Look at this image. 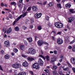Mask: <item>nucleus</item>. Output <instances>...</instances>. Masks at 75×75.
<instances>
[{"instance_id":"1","label":"nucleus","mask_w":75,"mask_h":75,"mask_svg":"<svg viewBox=\"0 0 75 75\" xmlns=\"http://www.w3.org/2000/svg\"><path fill=\"white\" fill-rule=\"evenodd\" d=\"M27 12H25L23 14L21 15L18 18H16V20L13 22V25H15V24H16V22H17V21H18L20 19V18H21V17H24L25 16H27Z\"/></svg>"},{"instance_id":"2","label":"nucleus","mask_w":75,"mask_h":75,"mask_svg":"<svg viewBox=\"0 0 75 75\" xmlns=\"http://www.w3.org/2000/svg\"><path fill=\"white\" fill-rule=\"evenodd\" d=\"M54 25L57 28H60L63 27V24L60 22H56L54 23Z\"/></svg>"},{"instance_id":"3","label":"nucleus","mask_w":75,"mask_h":75,"mask_svg":"<svg viewBox=\"0 0 75 75\" xmlns=\"http://www.w3.org/2000/svg\"><path fill=\"white\" fill-rule=\"evenodd\" d=\"M28 52L32 55H34L35 54V50L32 48H29L28 49Z\"/></svg>"},{"instance_id":"4","label":"nucleus","mask_w":75,"mask_h":75,"mask_svg":"<svg viewBox=\"0 0 75 75\" xmlns=\"http://www.w3.org/2000/svg\"><path fill=\"white\" fill-rule=\"evenodd\" d=\"M21 67V64L18 63H15L12 65V67L15 69H17Z\"/></svg>"},{"instance_id":"5","label":"nucleus","mask_w":75,"mask_h":75,"mask_svg":"<svg viewBox=\"0 0 75 75\" xmlns=\"http://www.w3.org/2000/svg\"><path fill=\"white\" fill-rule=\"evenodd\" d=\"M32 66L33 68L36 69H38L40 68L39 65H38L37 63H35L34 64H33Z\"/></svg>"},{"instance_id":"6","label":"nucleus","mask_w":75,"mask_h":75,"mask_svg":"<svg viewBox=\"0 0 75 75\" xmlns=\"http://www.w3.org/2000/svg\"><path fill=\"white\" fill-rule=\"evenodd\" d=\"M42 16V13H36L35 14V18H40Z\"/></svg>"},{"instance_id":"7","label":"nucleus","mask_w":75,"mask_h":75,"mask_svg":"<svg viewBox=\"0 0 75 75\" xmlns=\"http://www.w3.org/2000/svg\"><path fill=\"white\" fill-rule=\"evenodd\" d=\"M57 42L59 44H62L63 43V40L61 38H59L57 39Z\"/></svg>"},{"instance_id":"8","label":"nucleus","mask_w":75,"mask_h":75,"mask_svg":"<svg viewBox=\"0 0 75 75\" xmlns=\"http://www.w3.org/2000/svg\"><path fill=\"white\" fill-rule=\"evenodd\" d=\"M38 64H39L40 65V66H42L43 65V64H44V62L42 59H39L38 60Z\"/></svg>"},{"instance_id":"9","label":"nucleus","mask_w":75,"mask_h":75,"mask_svg":"<svg viewBox=\"0 0 75 75\" xmlns=\"http://www.w3.org/2000/svg\"><path fill=\"white\" fill-rule=\"evenodd\" d=\"M5 46L6 47H9L10 46V42L8 40H6L5 41Z\"/></svg>"},{"instance_id":"10","label":"nucleus","mask_w":75,"mask_h":75,"mask_svg":"<svg viewBox=\"0 0 75 75\" xmlns=\"http://www.w3.org/2000/svg\"><path fill=\"white\" fill-rule=\"evenodd\" d=\"M32 10L34 12H36L38 10V8L36 6H33L32 7Z\"/></svg>"},{"instance_id":"11","label":"nucleus","mask_w":75,"mask_h":75,"mask_svg":"<svg viewBox=\"0 0 75 75\" xmlns=\"http://www.w3.org/2000/svg\"><path fill=\"white\" fill-rule=\"evenodd\" d=\"M50 62L52 64H54V62L56 61V59L55 58H52L51 59Z\"/></svg>"},{"instance_id":"12","label":"nucleus","mask_w":75,"mask_h":75,"mask_svg":"<svg viewBox=\"0 0 75 75\" xmlns=\"http://www.w3.org/2000/svg\"><path fill=\"white\" fill-rule=\"evenodd\" d=\"M23 66L24 67H27L28 66V64L27 61H25L22 64Z\"/></svg>"},{"instance_id":"13","label":"nucleus","mask_w":75,"mask_h":75,"mask_svg":"<svg viewBox=\"0 0 75 75\" xmlns=\"http://www.w3.org/2000/svg\"><path fill=\"white\" fill-rule=\"evenodd\" d=\"M71 62L72 64L75 65V58H71Z\"/></svg>"},{"instance_id":"14","label":"nucleus","mask_w":75,"mask_h":75,"mask_svg":"<svg viewBox=\"0 0 75 75\" xmlns=\"http://www.w3.org/2000/svg\"><path fill=\"white\" fill-rule=\"evenodd\" d=\"M68 22L69 23H72V21L74 20V18L73 17H71L68 18Z\"/></svg>"},{"instance_id":"15","label":"nucleus","mask_w":75,"mask_h":75,"mask_svg":"<svg viewBox=\"0 0 75 75\" xmlns=\"http://www.w3.org/2000/svg\"><path fill=\"white\" fill-rule=\"evenodd\" d=\"M27 59L29 61L31 62L32 61H34V58L31 57H28L27 58Z\"/></svg>"},{"instance_id":"16","label":"nucleus","mask_w":75,"mask_h":75,"mask_svg":"<svg viewBox=\"0 0 75 75\" xmlns=\"http://www.w3.org/2000/svg\"><path fill=\"white\" fill-rule=\"evenodd\" d=\"M39 46H41L42 45V42L41 40H39L38 42Z\"/></svg>"},{"instance_id":"17","label":"nucleus","mask_w":75,"mask_h":75,"mask_svg":"<svg viewBox=\"0 0 75 75\" xmlns=\"http://www.w3.org/2000/svg\"><path fill=\"white\" fill-rule=\"evenodd\" d=\"M12 31V29L11 28H10L8 30L7 32V34H10V33H11Z\"/></svg>"},{"instance_id":"18","label":"nucleus","mask_w":75,"mask_h":75,"mask_svg":"<svg viewBox=\"0 0 75 75\" xmlns=\"http://www.w3.org/2000/svg\"><path fill=\"white\" fill-rule=\"evenodd\" d=\"M27 39L29 42H31L33 41V39L31 37L28 38H27Z\"/></svg>"},{"instance_id":"19","label":"nucleus","mask_w":75,"mask_h":75,"mask_svg":"<svg viewBox=\"0 0 75 75\" xmlns=\"http://www.w3.org/2000/svg\"><path fill=\"white\" fill-rule=\"evenodd\" d=\"M44 71L45 72V73L47 75H50V73L49 72V71L47 69H45Z\"/></svg>"},{"instance_id":"20","label":"nucleus","mask_w":75,"mask_h":75,"mask_svg":"<svg viewBox=\"0 0 75 75\" xmlns=\"http://www.w3.org/2000/svg\"><path fill=\"white\" fill-rule=\"evenodd\" d=\"M10 58V56L8 54H6L4 56V58L6 59H7Z\"/></svg>"},{"instance_id":"21","label":"nucleus","mask_w":75,"mask_h":75,"mask_svg":"<svg viewBox=\"0 0 75 75\" xmlns=\"http://www.w3.org/2000/svg\"><path fill=\"white\" fill-rule=\"evenodd\" d=\"M71 6V5L70 4H67L65 5V6L67 8H70Z\"/></svg>"},{"instance_id":"22","label":"nucleus","mask_w":75,"mask_h":75,"mask_svg":"<svg viewBox=\"0 0 75 75\" xmlns=\"http://www.w3.org/2000/svg\"><path fill=\"white\" fill-rule=\"evenodd\" d=\"M18 75H26V73L23 72L22 73H19Z\"/></svg>"},{"instance_id":"23","label":"nucleus","mask_w":75,"mask_h":75,"mask_svg":"<svg viewBox=\"0 0 75 75\" xmlns=\"http://www.w3.org/2000/svg\"><path fill=\"white\" fill-rule=\"evenodd\" d=\"M11 5H13L14 6H16V3L15 2H12L11 3Z\"/></svg>"},{"instance_id":"24","label":"nucleus","mask_w":75,"mask_h":75,"mask_svg":"<svg viewBox=\"0 0 75 75\" xmlns=\"http://www.w3.org/2000/svg\"><path fill=\"white\" fill-rule=\"evenodd\" d=\"M57 8H61V4H58L57 5Z\"/></svg>"},{"instance_id":"25","label":"nucleus","mask_w":75,"mask_h":75,"mask_svg":"<svg viewBox=\"0 0 75 75\" xmlns=\"http://www.w3.org/2000/svg\"><path fill=\"white\" fill-rule=\"evenodd\" d=\"M25 46L23 45H21L20 46V48L21 50H23L25 48Z\"/></svg>"},{"instance_id":"26","label":"nucleus","mask_w":75,"mask_h":75,"mask_svg":"<svg viewBox=\"0 0 75 75\" xmlns=\"http://www.w3.org/2000/svg\"><path fill=\"white\" fill-rule=\"evenodd\" d=\"M69 67H67L64 69H63V70L64 71H67L69 70Z\"/></svg>"},{"instance_id":"27","label":"nucleus","mask_w":75,"mask_h":75,"mask_svg":"<svg viewBox=\"0 0 75 75\" xmlns=\"http://www.w3.org/2000/svg\"><path fill=\"white\" fill-rule=\"evenodd\" d=\"M15 30V31H19V28H18V27H16L15 28H14Z\"/></svg>"},{"instance_id":"28","label":"nucleus","mask_w":75,"mask_h":75,"mask_svg":"<svg viewBox=\"0 0 75 75\" xmlns=\"http://www.w3.org/2000/svg\"><path fill=\"white\" fill-rule=\"evenodd\" d=\"M54 4V2H50V3L49 4V7H51V6H52Z\"/></svg>"},{"instance_id":"29","label":"nucleus","mask_w":75,"mask_h":75,"mask_svg":"<svg viewBox=\"0 0 75 75\" xmlns=\"http://www.w3.org/2000/svg\"><path fill=\"white\" fill-rule=\"evenodd\" d=\"M53 75H58V74L57 73V71H55L53 72Z\"/></svg>"},{"instance_id":"30","label":"nucleus","mask_w":75,"mask_h":75,"mask_svg":"<svg viewBox=\"0 0 75 75\" xmlns=\"http://www.w3.org/2000/svg\"><path fill=\"white\" fill-rule=\"evenodd\" d=\"M69 11L71 13H75V11H74V9H70Z\"/></svg>"},{"instance_id":"31","label":"nucleus","mask_w":75,"mask_h":75,"mask_svg":"<svg viewBox=\"0 0 75 75\" xmlns=\"http://www.w3.org/2000/svg\"><path fill=\"white\" fill-rule=\"evenodd\" d=\"M46 59L47 61H50V57L48 56H47L46 57Z\"/></svg>"},{"instance_id":"32","label":"nucleus","mask_w":75,"mask_h":75,"mask_svg":"<svg viewBox=\"0 0 75 75\" xmlns=\"http://www.w3.org/2000/svg\"><path fill=\"white\" fill-rule=\"evenodd\" d=\"M0 53L1 55H4V51L3 50H2L0 51Z\"/></svg>"},{"instance_id":"33","label":"nucleus","mask_w":75,"mask_h":75,"mask_svg":"<svg viewBox=\"0 0 75 75\" xmlns=\"http://www.w3.org/2000/svg\"><path fill=\"white\" fill-rule=\"evenodd\" d=\"M53 68L54 70H56V69H57V67L56 66L54 65L53 66Z\"/></svg>"},{"instance_id":"34","label":"nucleus","mask_w":75,"mask_h":75,"mask_svg":"<svg viewBox=\"0 0 75 75\" xmlns=\"http://www.w3.org/2000/svg\"><path fill=\"white\" fill-rule=\"evenodd\" d=\"M18 50L17 49V48H14L13 49V51L14 52H18Z\"/></svg>"},{"instance_id":"35","label":"nucleus","mask_w":75,"mask_h":75,"mask_svg":"<svg viewBox=\"0 0 75 75\" xmlns=\"http://www.w3.org/2000/svg\"><path fill=\"white\" fill-rule=\"evenodd\" d=\"M49 16H45V20H49Z\"/></svg>"},{"instance_id":"36","label":"nucleus","mask_w":75,"mask_h":75,"mask_svg":"<svg viewBox=\"0 0 75 75\" xmlns=\"http://www.w3.org/2000/svg\"><path fill=\"white\" fill-rule=\"evenodd\" d=\"M75 42V39H74L71 42H70L69 43L70 44H72L73 43H74Z\"/></svg>"},{"instance_id":"37","label":"nucleus","mask_w":75,"mask_h":75,"mask_svg":"<svg viewBox=\"0 0 75 75\" xmlns=\"http://www.w3.org/2000/svg\"><path fill=\"white\" fill-rule=\"evenodd\" d=\"M66 41L67 42H69V38L68 37H66L65 38Z\"/></svg>"},{"instance_id":"38","label":"nucleus","mask_w":75,"mask_h":75,"mask_svg":"<svg viewBox=\"0 0 75 75\" xmlns=\"http://www.w3.org/2000/svg\"><path fill=\"white\" fill-rule=\"evenodd\" d=\"M51 34H53L54 36H55V32L54 31H52L51 32Z\"/></svg>"},{"instance_id":"39","label":"nucleus","mask_w":75,"mask_h":75,"mask_svg":"<svg viewBox=\"0 0 75 75\" xmlns=\"http://www.w3.org/2000/svg\"><path fill=\"white\" fill-rule=\"evenodd\" d=\"M38 29L39 30H41L42 29V28H41V26H39L38 27Z\"/></svg>"},{"instance_id":"40","label":"nucleus","mask_w":75,"mask_h":75,"mask_svg":"<svg viewBox=\"0 0 75 75\" xmlns=\"http://www.w3.org/2000/svg\"><path fill=\"white\" fill-rule=\"evenodd\" d=\"M67 64H68V65L69 67H71V64H70V63H69L68 62H67Z\"/></svg>"},{"instance_id":"41","label":"nucleus","mask_w":75,"mask_h":75,"mask_svg":"<svg viewBox=\"0 0 75 75\" xmlns=\"http://www.w3.org/2000/svg\"><path fill=\"white\" fill-rule=\"evenodd\" d=\"M31 9V7H29L27 9V11H30Z\"/></svg>"},{"instance_id":"42","label":"nucleus","mask_w":75,"mask_h":75,"mask_svg":"<svg viewBox=\"0 0 75 75\" xmlns=\"http://www.w3.org/2000/svg\"><path fill=\"white\" fill-rule=\"evenodd\" d=\"M27 7L26 5H25L24 7L23 10L26 11V10H27Z\"/></svg>"},{"instance_id":"43","label":"nucleus","mask_w":75,"mask_h":75,"mask_svg":"<svg viewBox=\"0 0 75 75\" xmlns=\"http://www.w3.org/2000/svg\"><path fill=\"white\" fill-rule=\"evenodd\" d=\"M22 57H24V58H27V56L26 55L24 54H22Z\"/></svg>"},{"instance_id":"44","label":"nucleus","mask_w":75,"mask_h":75,"mask_svg":"<svg viewBox=\"0 0 75 75\" xmlns=\"http://www.w3.org/2000/svg\"><path fill=\"white\" fill-rule=\"evenodd\" d=\"M39 56L40 57H41V58H43V59H44V58H45V57H44L42 55H39Z\"/></svg>"},{"instance_id":"45","label":"nucleus","mask_w":75,"mask_h":75,"mask_svg":"<svg viewBox=\"0 0 75 75\" xmlns=\"http://www.w3.org/2000/svg\"><path fill=\"white\" fill-rule=\"evenodd\" d=\"M24 43L26 45H27V42L26 40H24Z\"/></svg>"},{"instance_id":"46","label":"nucleus","mask_w":75,"mask_h":75,"mask_svg":"<svg viewBox=\"0 0 75 75\" xmlns=\"http://www.w3.org/2000/svg\"><path fill=\"white\" fill-rule=\"evenodd\" d=\"M22 28L23 29H24V30H26V29H27V27L23 26L22 27Z\"/></svg>"},{"instance_id":"47","label":"nucleus","mask_w":75,"mask_h":75,"mask_svg":"<svg viewBox=\"0 0 75 75\" xmlns=\"http://www.w3.org/2000/svg\"><path fill=\"white\" fill-rule=\"evenodd\" d=\"M59 58L62 59H64V56L62 55L60 56H59Z\"/></svg>"},{"instance_id":"48","label":"nucleus","mask_w":75,"mask_h":75,"mask_svg":"<svg viewBox=\"0 0 75 75\" xmlns=\"http://www.w3.org/2000/svg\"><path fill=\"white\" fill-rule=\"evenodd\" d=\"M72 69L73 71H74V74H75V68L74 67H73L72 68Z\"/></svg>"},{"instance_id":"49","label":"nucleus","mask_w":75,"mask_h":75,"mask_svg":"<svg viewBox=\"0 0 75 75\" xmlns=\"http://www.w3.org/2000/svg\"><path fill=\"white\" fill-rule=\"evenodd\" d=\"M54 54H57V50H54Z\"/></svg>"},{"instance_id":"50","label":"nucleus","mask_w":75,"mask_h":75,"mask_svg":"<svg viewBox=\"0 0 75 75\" xmlns=\"http://www.w3.org/2000/svg\"><path fill=\"white\" fill-rule=\"evenodd\" d=\"M33 25H30V28L31 29H32L33 28Z\"/></svg>"},{"instance_id":"51","label":"nucleus","mask_w":75,"mask_h":75,"mask_svg":"<svg viewBox=\"0 0 75 75\" xmlns=\"http://www.w3.org/2000/svg\"><path fill=\"white\" fill-rule=\"evenodd\" d=\"M0 69L2 71H3V68L1 67V66L0 65Z\"/></svg>"},{"instance_id":"52","label":"nucleus","mask_w":75,"mask_h":75,"mask_svg":"<svg viewBox=\"0 0 75 75\" xmlns=\"http://www.w3.org/2000/svg\"><path fill=\"white\" fill-rule=\"evenodd\" d=\"M68 48H69V49H72V47L71 46L69 45V46Z\"/></svg>"},{"instance_id":"53","label":"nucleus","mask_w":75,"mask_h":75,"mask_svg":"<svg viewBox=\"0 0 75 75\" xmlns=\"http://www.w3.org/2000/svg\"><path fill=\"white\" fill-rule=\"evenodd\" d=\"M47 4V1H45L43 2V5H45V4Z\"/></svg>"},{"instance_id":"54","label":"nucleus","mask_w":75,"mask_h":75,"mask_svg":"<svg viewBox=\"0 0 75 75\" xmlns=\"http://www.w3.org/2000/svg\"><path fill=\"white\" fill-rule=\"evenodd\" d=\"M30 73L31 74V75H34V73L33 72L30 71Z\"/></svg>"},{"instance_id":"55","label":"nucleus","mask_w":75,"mask_h":75,"mask_svg":"<svg viewBox=\"0 0 75 75\" xmlns=\"http://www.w3.org/2000/svg\"><path fill=\"white\" fill-rule=\"evenodd\" d=\"M9 17L10 18H12V15H9Z\"/></svg>"},{"instance_id":"56","label":"nucleus","mask_w":75,"mask_h":75,"mask_svg":"<svg viewBox=\"0 0 75 75\" xmlns=\"http://www.w3.org/2000/svg\"><path fill=\"white\" fill-rule=\"evenodd\" d=\"M37 4H40V5H41L42 6L43 5V4H42V3H41L38 2Z\"/></svg>"},{"instance_id":"57","label":"nucleus","mask_w":75,"mask_h":75,"mask_svg":"<svg viewBox=\"0 0 75 75\" xmlns=\"http://www.w3.org/2000/svg\"><path fill=\"white\" fill-rule=\"evenodd\" d=\"M4 4L3 3H1V6H2V7H3V6H4Z\"/></svg>"},{"instance_id":"58","label":"nucleus","mask_w":75,"mask_h":75,"mask_svg":"<svg viewBox=\"0 0 75 75\" xmlns=\"http://www.w3.org/2000/svg\"><path fill=\"white\" fill-rule=\"evenodd\" d=\"M62 62V59H61L60 60H59V62Z\"/></svg>"},{"instance_id":"59","label":"nucleus","mask_w":75,"mask_h":75,"mask_svg":"<svg viewBox=\"0 0 75 75\" xmlns=\"http://www.w3.org/2000/svg\"><path fill=\"white\" fill-rule=\"evenodd\" d=\"M73 51L74 52L75 51V47H74L73 48Z\"/></svg>"},{"instance_id":"60","label":"nucleus","mask_w":75,"mask_h":75,"mask_svg":"<svg viewBox=\"0 0 75 75\" xmlns=\"http://www.w3.org/2000/svg\"><path fill=\"white\" fill-rule=\"evenodd\" d=\"M44 44L47 45H49L48 43H47L46 42H45Z\"/></svg>"},{"instance_id":"61","label":"nucleus","mask_w":75,"mask_h":75,"mask_svg":"<svg viewBox=\"0 0 75 75\" xmlns=\"http://www.w3.org/2000/svg\"><path fill=\"white\" fill-rule=\"evenodd\" d=\"M18 6H19L20 7H21V4H18Z\"/></svg>"},{"instance_id":"62","label":"nucleus","mask_w":75,"mask_h":75,"mask_svg":"<svg viewBox=\"0 0 75 75\" xmlns=\"http://www.w3.org/2000/svg\"><path fill=\"white\" fill-rule=\"evenodd\" d=\"M56 1L58 2V3H60L61 0H56Z\"/></svg>"},{"instance_id":"63","label":"nucleus","mask_w":75,"mask_h":75,"mask_svg":"<svg viewBox=\"0 0 75 75\" xmlns=\"http://www.w3.org/2000/svg\"><path fill=\"white\" fill-rule=\"evenodd\" d=\"M67 74H70V71H68L67 72Z\"/></svg>"},{"instance_id":"64","label":"nucleus","mask_w":75,"mask_h":75,"mask_svg":"<svg viewBox=\"0 0 75 75\" xmlns=\"http://www.w3.org/2000/svg\"><path fill=\"white\" fill-rule=\"evenodd\" d=\"M61 32H58L57 33V34H61Z\"/></svg>"}]
</instances>
